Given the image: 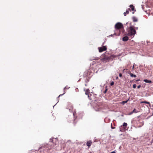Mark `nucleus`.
<instances>
[{
  "instance_id": "obj_26",
  "label": "nucleus",
  "mask_w": 153,
  "mask_h": 153,
  "mask_svg": "<svg viewBox=\"0 0 153 153\" xmlns=\"http://www.w3.org/2000/svg\"><path fill=\"white\" fill-rule=\"evenodd\" d=\"M65 93V91L64 93L63 94L59 95V97H60L62 96V95H63Z\"/></svg>"
},
{
  "instance_id": "obj_8",
  "label": "nucleus",
  "mask_w": 153,
  "mask_h": 153,
  "mask_svg": "<svg viewBox=\"0 0 153 153\" xmlns=\"http://www.w3.org/2000/svg\"><path fill=\"white\" fill-rule=\"evenodd\" d=\"M141 103H146V104H149V107H151L152 106V105L150 104V102H148L147 101H143V102H141ZM152 106L153 107V105H152Z\"/></svg>"
},
{
  "instance_id": "obj_28",
  "label": "nucleus",
  "mask_w": 153,
  "mask_h": 153,
  "mask_svg": "<svg viewBox=\"0 0 153 153\" xmlns=\"http://www.w3.org/2000/svg\"><path fill=\"white\" fill-rule=\"evenodd\" d=\"M56 99H57V100H58L57 102H59V96L57 97Z\"/></svg>"
},
{
  "instance_id": "obj_16",
  "label": "nucleus",
  "mask_w": 153,
  "mask_h": 153,
  "mask_svg": "<svg viewBox=\"0 0 153 153\" xmlns=\"http://www.w3.org/2000/svg\"><path fill=\"white\" fill-rule=\"evenodd\" d=\"M88 99L91 100L92 99L91 98V96H92V94H89L88 95Z\"/></svg>"
},
{
  "instance_id": "obj_2",
  "label": "nucleus",
  "mask_w": 153,
  "mask_h": 153,
  "mask_svg": "<svg viewBox=\"0 0 153 153\" xmlns=\"http://www.w3.org/2000/svg\"><path fill=\"white\" fill-rule=\"evenodd\" d=\"M115 28L117 30H119L123 28V24L120 22H117L115 25Z\"/></svg>"
},
{
  "instance_id": "obj_22",
  "label": "nucleus",
  "mask_w": 153,
  "mask_h": 153,
  "mask_svg": "<svg viewBox=\"0 0 153 153\" xmlns=\"http://www.w3.org/2000/svg\"><path fill=\"white\" fill-rule=\"evenodd\" d=\"M136 85L135 84H134L133 86V88H136Z\"/></svg>"
},
{
  "instance_id": "obj_33",
  "label": "nucleus",
  "mask_w": 153,
  "mask_h": 153,
  "mask_svg": "<svg viewBox=\"0 0 153 153\" xmlns=\"http://www.w3.org/2000/svg\"><path fill=\"white\" fill-rule=\"evenodd\" d=\"M110 153H116L115 151H113L111 152Z\"/></svg>"
},
{
  "instance_id": "obj_4",
  "label": "nucleus",
  "mask_w": 153,
  "mask_h": 153,
  "mask_svg": "<svg viewBox=\"0 0 153 153\" xmlns=\"http://www.w3.org/2000/svg\"><path fill=\"white\" fill-rule=\"evenodd\" d=\"M98 48L100 52H102L105 51L107 50V47L105 46H103L102 47H99Z\"/></svg>"
},
{
  "instance_id": "obj_23",
  "label": "nucleus",
  "mask_w": 153,
  "mask_h": 153,
  "mask_svg": "<svg viewBox=\"0 0 153 153\" xmlns=\"http://www.w3.org/2000/svg\"><path fill=\"white\" fill-rule=\"evenodd\" d=\"M70 88V87H68V88H67V86H65L64 88V91H65V89H68L69 88Z\"/></svg>"
},
{
  "instance_id": "obj_24",
  "label": "nucleus",
  "mask_w": 153,
  "mask_h": 153,
  "mask_svg": "<svg viewBox=\"0 0 153 153\" xmlns=\"http://www.w3.org/2000/svg\"><path fill=\"white\" fill-rule=\"evenodd\" d=\"M54 138H52L51 139H50V142H52V143H53V139Z\"/></svg>"
},
{
  "instance_id": "obj_18",
  "label": "nucleus",
  "mask_w": 153,
  "mask_h": 153,
  "mask_svg": "<svg viewBox=\"0 0 153 153\" xmlns=\"http://www.w3.org/2000/svg\"><path fill=\"white\" fill-rule=\"evenodd\" d=\"M127 123H124L122 126H123L126 127V126H127Z\"/></svg>"
},
{
  "instance_id": "obj_32",
  "label": "nucleus",
  "mask_w": 153,
  "mask_h": 153,
  "mask_svg": "<svg viewBox=\"0 0 153 153\" xmlns=\"http://www.w3.org/2000/svg\"><path fill=\"white\" fill-rule=\"evenodd\" d=\"M151 116H148V117H147V119H149V118H150L151 117Z\"/></svg>"
},
{
  "instance_id": "obj_44",
  "label": "nucleus",
  "mask_w": 153,
  "mask_h": 153,
  "mask_svg": "<svg viewBox=\"0 0 153 153\" xmlns=\"http://www.w3.org/2000/svg\"><path fill=\"white\" fill-rule=\"evenodd\" d=\"M121 127H122V126H121L120 127V129H121Z\"/></svg>"
},
{
  "instance_id": "obj_25",
  "label": "nucleus",
  "mask_w": 153,
  "mask_h": 153,
  "mask_svg": "<svg viewBox=\"0 0 153 153\" xmlns=\"http://www.w3.org/2000/svg\"><path fill=\"white\" fill-rule=\"evenodd\" d=\"M107 90H108L107 89V88H106L105 89V90L104 91L103 93H104V94H105V93H106V92H107Z\"/></svg>"
},
{
  "instance_id": "obj_9",
  "label": "nucleus",
  "mask_w": 153,
  "mask_h": 153,
  "mask_svg": "<svg viewBox=\"0 0 153 153\" xmlns=\"http://www.w3.org/2000/svg\"><path fill=\"white\" fill-rule=\"evenodd\" d=\"M143 81L147 83H152V81L150 80H149L147 79H145L143 80Z\"/></svg>"
},
{
  "instance_id": "obj_46",
  "label": "nucleus",
  "mask_w": 153,
  "mask_h": 153,
  "mask_svg": "<svg viewBox=\"0 0 153 153\" xmlns=\"http://www.w3.org/2000/svg\"><path fill=\"white\" fill-rule=\"evenodd\" d=\"M129 24H130V25H131V23H130Z\"/></svg>"
},
{
  "instance_id": "obj_35",
  "label": "nucleus",
  "mask_w": 153,
  "mask_h": 153,
  "mask_svg": "<svg viewBox=\"0 0 153 153\" xmlns=\"http://www.w3.org/2000/svg\"><path fill=\"white\" fill-rule=\"evenodd\" d=\"M129 72H128H128L127 73H128V74H129Z\"/></svg>"
},
{
  "instance_id": "obj_29",
  "label": "nucleus",
  "mask_w": 153,
  "mask_h": 153,
  "mask_svg": "<svg viewBox=\"0 0 153 153\" xmlns=\"http://www.w3.org/2000/svg\"><path fill=\"white\" fill-rule=\"evenodd\" d=\"M133 113H134L133 111H131V112H130L129 114H128V115H131V114H132Z\"/></svg>"
},
{
  "instance_id": "obj_12",
  "label": "nucleus",
  "mask_w": 153,
  "mask_h": 153,
  "mask_svg": "<svg viewBox=\"0 0 153 153\" xmlns=\"http://www.w3.org/2000/svg\"><path fill=\"white\" fill-rule=\"evenodd\" d=\"M120 35V33L119 32L118 34H117L116 33H114L113 34H111L110 36H113L114 35L116 36H119Z\"/></svg>"
},
{
  "instance_id": "obj_5",
  "label": "nucleus",
  "mask_w": 153,
  "mask_h": 153,
  "mask_svg": "<svg viewBox=\"0 0 153 153\" xmlns=\"http://www.w3.org/2000/svg\"><path fill=\"white\" fill-rule=\"evenodd\" d=\"M92 143V141L91 140H89L87 142L86 145L88 147V148H89L90 147Z\"/></svg>"
},
{
  "instance_id": "obj_20",
  "label": "nucleus",
  "mask_w": 153,
  "mask_h": 153,
  "mask_svg": "<svg viewBox=\"0 0 153 153\" xmlns=\"http://www.w3.org/2000/svg\"><path fill=\"white\" fill-rule=\"evenodd\" d=\"M114 82L112 81V82H111V83H110V85L111 86H112V85H114Z\"/></svg>"
},
{
  "instance_id": "obj_38",
  "label": "nucleus",
  "mask_w": 153,
  "mask_h": 153,
  "mask_svg": "<svg viewBox=\"0 0 153 153\" xmlns=\"http://www.w3.org/2000/svg\"><path fill=\"white\" fill-rule=\"evenodd\" d=\"M136 29H137V30L138 29V27H135Z\"/></svg>"
},
{
  "instance_id": "obj_41",
  "label": "nucleus",
  "mask_w": 153,
  "mask_h": 153,
  "mask_svg": "<svg viewBox=\"0 0 153 153\" xmlns=\"http://www.w3.org/2000/svg\"><path fill=\"white\" fill-rule=\"evenodd\" d=\"M128 10H130V8L128 9Z\"/></svg>"
},
{
  "instance_id": "obj_21",
  "label": "nucleus",
  "mask_w": 153,
  "mask_h": 153,
  "mask_svg": "<svg viewBox=\"0 0 153 153\" xmlns=\"http://www.w3.org/2000/svg\"><path fill=\"white\" fill-rule=\"evenodd\" d=\"M85 82H86V83H87L88 82H89V79L87 78H86L85 80Z\"/></svg>"
},
{
  "instance_id": "obj_45",
  "label": "nucleus",
  "mask_w": 153,
  "mask_h": 153,
  "mask_svg": "<svg viewBox=\"0 0 153 153\" xmlns=\"http://www.w3.org/2000/svg\"><path fill=\"white\" fill-rule=\"evenodd\" d=\"M42 148V147H41L40 148H39V149H40V148Z\"/></svg>"
},
{
  "instance_id": "obj_13",
  "label": "nucleus",
  "mask_w": 153,
  "mask_h": 153,
  "mask_svg": "<svg viewBox=\"0 0 153 153\" xmlns=\"http://www.w3.org/2000/svg\"><path fill=\"white\" fill-rule=\"evenodd\" d=\"M89 89H87L86 90V91H85V94L86 95H88L89 94Z\"/></svg>"
},
{
  "instance_id": "obj_6",
  "label": "nucleus",
  "mask_w": 153,
  "mask_h": 153,
  "mask_svg": "<svg viewBox=\"0 0 153 153\" xmlns=\"http://www.w3.org/2000/svg\"><path fill=\"white\" fill-rule=\"evenodd\" d=\"M128 37L127 36H125L122 38V40L124 42H126L128 41Z\"/></svg>"
},
{
  "instance_id": "obj_10",
  "label": "nucleus",
  "mask_w": 153,
  "mask_h": 153,
  "mask_svg": "<svg viewBox=\"0 0 153 153\" xmlns=\"http://www.w3.org/2000/svg\"><path fill=\"white\" fill-rule=\"evenodd\" d=\"M129 7L131 8V10L132 11H136V10H135L134 7L133 5L131 4L129 6Z\"/></svg>"
},
{
  "instance_id": "obj_27",
  "label": "nucleus",
  "mask_w": 153,
  "mask_h": 153,
  "mask_svg": "<svg viewBox=\"0 0 153 153\" xmlns=\"http://www.w3.org/2000/svg\"><path fill=\"white\" fill-rule=\"evenodd\" d=\"M119 76L120 77H122V74L121 73H120L119 74Z\"/></svg>"
},
{
  "instance_id": "obj_19",
  "label": "nucleus",
  "mask_w": 153,
  "mask_h": 153,
  "mask_svg": "<svg viewBox=\"0 0 153 153\" xmlns=\"http://www.w3.org/2000/svg\"><path fill=\"white\" fill-rule=\"evenodd\" d=\"M132 111L133 113H137L138 112V111H136V109L135 108H134V110H133Z\"/></svg>"
},
{
  "instance_id": "obj_15",
  "label": "nucleus",
  "mask_w": 153,
  "mask_h": 153,
  "mask_svg": "<svg viewBox=\"0 0 153 153\" xmlns=\"http://www.w3.org/2000/svg\"><path fill=\"white\" fill-rule=\"evenodd\" d=\"M129 13V11L128 10H126V12H124L123 13L124 15L125 16L127 14H128Z\"/></svg>"
},
{
  "instance_id": "obj_40",
  "label": "nucleus",
  "mask_w": 153,
  "mask_h": 153,
  "mask_svg": "<svg viewBox=\"0 0 153 153\" xmlns=\"http://www.w3.org/2000/svg\"><path fill=\"white\" fill-rule=\"evenodd\" d=\"M85 73H84V76H85Z\"/></svg>"
},
{
  "instance_id": "obj_34",
  "label": "nucleus",
  "mask_w": 153,
  "mask_h": 153,
  "mask_svg": "<svg viewBox=\"0 0 153 153\" xmlns=\"http://www.w3.org/2000/svg\"><path fill=\"white\" fill-rule=\"evenodd\" d=\"M111 128H112V129H114V128H113L112 127V124H111Z\"/></svg>"
},
{
  "instance_id": "obj_11",
  "label": "nucleus",
  "mask_w": 153,
  "mask_h": 153,
  "mask_svg": "<svg viewBox=\"0 0 153 153\" xmlns=\"http://www.w3.org/2000/svg\"><path fill=\"white\" fill-rule=\"evenodd\" d=\"M129 75H130V76L132 77H134L135 78L137 76L136 75L134 74H133L131 73V72H129Z\"/></svg>"
},
{
  "instance_id": "obj_36",
  "label": "nucleus",
  "mask_w": 153,
  "mask_h": 153,
  "mask_svg": "<svg viewBox=\"0 0 153 153\" xmlns=\"http://www.w3.org/2000/svg\"><path fill=\"white\" fill-rule=\"evenodd\" d=\"M127 24H128V22H127L126 24H125V25H127Z\"/></svg>"
},
{
  "instance_id": "obj_14",
  "label": "nucleus",
  "mask_w": 153,
  "mask_h": 153,
  "mask_svg": "<svg viewBox=\"0 0 153 153\" xmlns=\"http://www.w3.org/2000/svg\"><path fill=\"white\" fill-rule=\"evenodd\" d=\"M128 100L129 99L127 100L123 101L121 102V103L123 105H124L125 103H126L128 102Z\"/></svg>"
},
{
  "instance_id": "obj_39",
  "label": "nucleus",
  "mask_w": 153,
  "mask_h": 153,
  "mask_svg": "<svg viewBox=\"0 0 153 153\" xmlns=\"http://www.w3.org/2000/svg\"><path fill=\"white\" fill-rule=\"evenodd\" d=\"M112 56H113V57H115L114 55H112Z\"/></svg>"
},
{
  "instance_id": "obj_3",
  "label": "nucleus",
  "mask_w": 153,
  "mask_h": 153,
  "mask_svg": "<svg viewBox=\"0 0 153 153\" xmlns=\"http://www.w3.org/2000/svg\"><path fill=\"white\" fill-rule=\"evenodd\" d=\"M111 59V57L108 56H105L104 58L101 59V60L105 62H109L110 59Z\"/></svg>"
},
{
  "instance_id": "obj_17",
  "label": "nucleus",
  "mask_w": 153,
  "mask_h": 153,
  "mask_svg": "<svg viewBox=\"0 0 153 153\" xmlns=\"http://www.w3.org/2000/svg\"><path fill=\"white\" fill-rule=\"evenodd\" d=\"M96 94H95V95H93V97L94 98V101H96L97 100V98H96Z\"/></svg>"
},
{
  "instance_id": "obj_42",
  "label": "nucleus",
  "mask_w": 153,
  "mask_h": 153,
  "mask_svg": "<svg viewBox=\"0 0 153 153\" xmlns=\"http://www.w3.org/2000/svg\"><path fill=\"white\" fill-rule=\"evenodd\" d=\"M134 68V65H133V68H132V69H133Z\"/></svg>"
},
{
  "instance_id": "obj_37",
  "label": "nucleus",
  "mask_w": 153,
  "mask_h": 153,
  "mask_svg": "<svg viewBox=\"0 0 153 153\" xmlns=\"http://www.w3.org/2000/svg\"><path fill=\"white\" fill-rule=\"evenodd\" d=\"M85 86H87V84H85Z\"/></svg>"
},
{
  "instance_id": "obj_47",
  "label": "nucleus",
  "mask_w": 153,
  "mask_h": 153,
  "mask_svg": "<svg viewBox=\"0 0 153 153\" xmlns=\"http://www.w3.org/2000/svg\"><path fill=\"white\" fill-rule=\"evenodd\" d=\"M152 115H153V113H152Z\"/></svg>"
},
{
  "instance_id": "obj_1",
  "label": "nucleus",
  "mask_w": 153,
  "mask_h": 153,
  "mask_svg": "<svg viewBox=\"0 0 153 153\" xmlns=\"http://www.w3.org/2000/svg\"><path fill=\"white\" fill-rule=\"evenodd\" d=\"M134 27L133 26L131 25L127 29L128 33L127 35L128 36L134 37V35L136 34V32L135 30L134 29Z\"/></svg>"
},
{
  "instance_id": "obj_43",
  "label": "nucleus",
  "mask_w": 153,
  "mask_h": 153,
  "mask_svg": "<svg viewBox=\"0 0 153 153\" xmlns=\"http://www.w3.org/2000/svg\"><path fill=\"white\" fill-rule=\"evenodd\" d=\"M134 12H132V13H133V14H134Z\"/></svg>"
},
{
  "instance_id": "obj_30",
  "label": "nucleus",
  "mask_w": 153,
  "mask_h": 153,
  "mask_svg": "<svg viewBox=\"0 0 153 153\" xmlns=\"http://www.w3.org/2000/svg\"><path fill=\"white\" fill-rule=\"evenodd\" d=\"M141 87V85H139L137 86V88L138 89H139V88H140Z\"/></svg>"
},
{
  "instance_id": "obj_31",
  "label": "nucleus",
  "mask_w": 153,
  "mask_h": 153,
  "mask_svg": "<svg viewBox=\"0 0 153 153\" xmlns=\"http://www.w3.org/2000/svg\"><path fill=\"white\" fill-rule=\"evenodd\" d=\"M140 79H138L137 80H136V82H138V81H140Z\"/></svg>"
},
{
  "instance_id": "obj_7",
  "label": "nucleus",
  "mask_w": 153,
  "mask_h": 153,
  "mask_svg": "<svg viewBox=\"0 0 153 153\" xmlns=\"http://www.w3.org/2000/svg\"><path fill=\"white\" fill-rule=\"evenodd\" d=\"M133 21L134 22H137L138 21L137 19L135 16H133L132 17Z\"/></svg>"
}]
</instances>
